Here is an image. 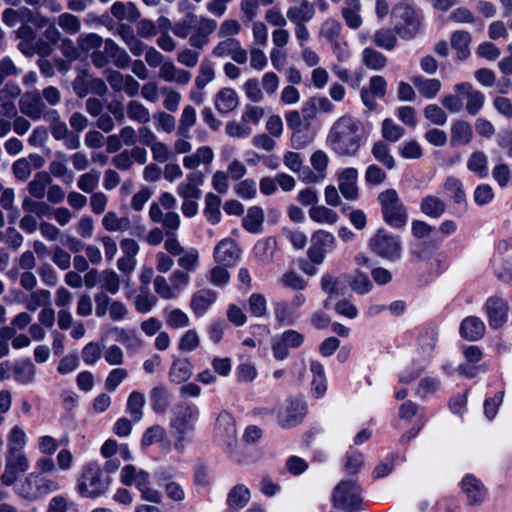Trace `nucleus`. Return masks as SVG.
<instances>
[{"label":"nucleus","mask_w":512,"mask_h":512,"mask_svg":"<svg viewBox=\"0 0 512 512\" xmlns=\"http://www.w3.org/2000/svg\"><path fill=\"white\" fill-rule=\"evenodd\" d=\"M314 140V133L309 129V124L293 131L291 145L294 149H303Z\"/></svg>","instance_id":"5fc2aeb1"},{"label":"nucleus","mask_w":512,"mask_h":512,"mask_svg":"<svg viewBox=\"0 0 512 512\" xmlns=\"http://www.w3.org/2000/svg\"><path fill=\"white\" fill-rule=\"evenodd\" d=\"M362 62L367 68L379 71L387 65V58L374 48L366 47L362 52Z\"/></svg>","instance_id":"37998d69"},{"label":"nucleus","mask_w":512,"mask_h":512,"mask_svg":"<svg viewBox=\"0 0 512 512\" xmlns=\"http://www.w3.org/2000/svg\"><path fill=\"white\" fill-rule=\"evenodd\" d=\"M22 209L27 213H34L38 217L48 216L52 207L43 201H35L30 197H25L22 202Z\"/></svg>","instance_id":"0e129e2a"},{"label":"nucleus","mask_w":512,"mask_h":512,"mask_svg":"<svg viewBox=\"0 0 512 512\" xmlns=\"http://www.w3.org/2000/svg\"><path fill=\"white\" fill-rule=\"evenodd\" d=\"M166 324L173 329L184 328L189 325V317L181 309L175 308L170 311L165 310Z\"/></svg>","instance_id":"69168bd1"},{"label":"nucleus","mask_w":512,"mask_h":512,"mask_svg":"<svg viewBox=\"0 0 512 512\" xmlns=\"http://www.w3.org/2000/svg\"><path fill=\"white\" fill-rule=\"evenodd\" d=\"M100 287L108 293L115 295L120 289V278L113 270H103L101 272Z\"/></svg>","instance_id":"13d9d810"},{"label":"nucleus","mask_w":512,"mask_h":512,"mask_svg":"<svg viewBox=\"0 0 512 512\" xmlns=\"http://www.w3.org/2000/svg\"><path fill=\"white\" fill-rule=\"evenodd\" d=\"M77 44L81 52L90 54L91 62L96 68H104L112 63L122 69L130 63L127 52L110 38L103 41L96 33L81 34Z\"/></svg>","instance_id":"f257e3e1"},{"label":"nucleus","mask_w":512,"mask_h":512,"mask_svg":"<svg viewBox=\"0 0 512 512\" xmlns=\"http://www.w3.org/2000/svg\"><path fill=\"white\" fill-rule=\"evenodd\" d=\"M362 123L350 116L337 119L327 135V145L339 156H355L362 145Z\"/></svg>","instance_id":"7ed1b4c3"},{"label":"nucleus","mask_w":512,"mask_h":512,"mask_svg":"<svg viewBox=\"0 0 512 512\" xmlns=\"http://www.w3.org/2000/svg\"><path fill=\"white\" fill-rule=\"evenodd\" d=\"M217 293L211 289H201L195 292L190 300V308L197 317L203 316L216 301Z\"/></svg>","instance_id":"412c9836"},{"label":"nucleus","mask_w":512,"mask_h":512,"mask_svg":"<svg viewBox=\"0 0 512 512\" xmlns=\"http://www.w3.org/2000/svg\"><path fill=\"white\" fill-rule=\"evenodd\" d=\"M421 211L432 218H440L446 211V203L437 196L428 195L422 198Z\"/></svg>","instance_id":"e433bc0d"},{"label":"nucleus","mask_w":512,"mask_h":512,"mask_svg":"<svg viewBox=\"0 0 512 512\" xmlns=\"http://www.w3.org/2000/svg\"><path fill=\"white\" fill-rule=\"evenodd\" d=\"M196 119L195 108L191 105H186L181 113L177 135L183 138H190V129L195 125Z\"/></svg>","instance_id":"ea45409f"},{"label":"nucleus","mask_w":512,"mask_h":512,"mask_svg":"<svg viewBox=\"0 0 512 512\" xmlns=\"http://www.w3.org/2000/svg\"><path fill=\"white\" fill-rule=\"evenodd\" d=\"M58 25L68 34H77L81 29L79 18L71 13L65 12L58 16Z\"/></svg>","instance_id":"338daca9"},{"label":"nucleus","mask_w":512,"mask_h":512,"mask_svg":"<svg viewBox=\"0 0 512 512\" xmlns=\"http://www.w3.org/2000/svg\"><path fill=\"white\" fill-rule=\"evenodd\" d=\"M27 435L23 428L15 425L7 434V449L5 452V465L0 481L5 486H12L30 467L25 453Z\"/></svg>","instance_id":"f03ea898"},{"label":"nucleus","mask_w":512,"mask_h":512,"mask_svg":"<svg viewBox=\"0 0 512 512\" xmlns=\"http://www.w3.org/2000/svg\"><path fill=\"white\" fill-rule=\"evenodd\" d=\"M395 30L402 39H413L419 32L422 11L416 8L412 0H402L392 9Z\"/></svg>","instance_id":"39448f33"},{"label":"nucleus","mask_w":512,"mask_h":512,"mask_svg":"<svg viewBox=\"0 0 512 512\" xmlns=\"http://www.w3.org/2000/svg\"><path fill=\"white\" fill-rule=\"evenodd\" d=\"M249 500V489L242 484H238L229 491L227 496V505L230 509L238 511L244 508Z\"/></svg>","instance_id":"72a5a7b5"},{"label":"nucleus","mask_w":512,"mask_h":512,"mask_svg":"<svg viewBox=\"0 0 512 512\" xmlns=\"http://www.w3.org/2000/svg\"><path fill=\"white\" fill-rule=\"evenodd\" d=\"M307 413V404L300 398H290L277 412V423L283 429L299 425Z\"/></svg>","instance_id":"9d476101"},{"label":"nucleus","mask_w":512,"mask_h":512,"mask_svg":"<svg viewBox=\"0 0 512 512\" xmlns=\"http://www.w3.org/2000/svg\"><path fill=\"white\" fill-rule=\"evenodd\" d=\"M484 309L489 326L492 329H498L507 322L509 309L504 299L498 296H491L486 300Z\"/></svg>","instance_id":"2eb2a0df"},{"label":"nucleus","mask_w":512,"mask_h":512,"mask_svg":"<svg viewBox=\"0 0 512 512\" xmlns=\"http://www.w3.org/2000/svg\"><path fill=\"white\" fill-rule=\"evenodd\" d=\"M467 168L480 178L486 177L488 175L486 155L481 151L472 153L467 161Z\"/></svg>","instance_id":"49530a36"},{"label":"nucleus","mask_w":512,"mask_h":512,"mask_svg":"<svg viewBox=\"0 0 512 512\" xmlns=\"http://www.w3.org/2000/svg\"><path fill=\"white\" fill-rule=\"evenodd\" d=\"M238 95L231 88H222L215 95V108L221 114H227L238 106Z\"/></svg>","instance_id":"a878e982"},{"label":"nucleus","mask_w":512,"mask_h":512,"mask_svg":"<svg viewBox=\"0 0 512 512\" xmlns=\"http://www.w3.org/2000/svg\"><path fill=\"white\" fill-rule=\"evenodd\" d=\"M221 199L213 193H207L205 196L204 215L209 223L216 225L221 220L220 212Z\"/></svg>","instance_id":"a19ab883"},{"label":"nucleus","mask_w":512,"mask_h":512,"mask_svg":"<svg viewBox=\"0 0 512 512\" xmlns=\"http://www.w3.org/2000/svg\"><path fill=\"white\" fill-rule=\"evenodd\" d=\"M398 153L403 159L411 160L421 158L423 150L416 140H409L398 146Z\"/></svg>","instance_id":"774afa93"},{"label":"nucleus","mask_w":512,"mask_h":512,"mask_svg":"<svg viewBox=\"0 0 512 512\" xmlns=\"http://www.w3.org/2000/svg\"><path fill=\"white\" fill-rule=\"evenodd\" d=\"M178 265L185 271H195L199 265V252L196 248L185 249L178 258Z\"/></svg>","instance_id":"864d4df0"},{"label":"nucleus","mask_w":512,"mask_h":512,"mask_svg":"<svg viewBox=\"0 0 512 512\" xmlns=\"http://www.w3.org/2000/svg\"><path fill=\"white\" fill-rule=\"evenodd\" d=\"M13 379L21 385L32 384L36 376V367L29 358L15 362L12 367Z\"/></svg>","instance_id":"b1692460"},{"label":"nucleus","mask_w":512,"mask_h":512,"mask_svg":"<svg viewBox=\"0 0 512 512\" xmlns=\"http://www.w3.org/2000/svg\"><path fill=\"white\" fill-rule=\"evenodd\" d=\"M287 18L294 24L309 22L315 15L314 4L308 0H303L298 6H291L287 10Z\"/></svg>","instance_id":"cd10ccee"},{"label":"nucleus","mask_w":512,"mask_h":512,"mask_svg":"<svg viewBox=\"0 0 512 512\" xmlns=\"http://www.w3.org/2000/svg\"><path fill=\"white\" fill-rule=\"evenodd\" d=\"M216 263L225 267L233 266L240 257V248L231 238L222 239L214 248Z\"/></svg>","instance_id":"a211bd4d"},{"label":"nucleus","mask_w":512,"mask_h":512,"mask_svg":"<svg viewBox=\"0 0 512 512\" xmlns=\"http://www.w3.org/2000/svg\"><path fill=\"white\" fill-rule=\"evenodd\" d=\"M127 115L129 119L141 124H146L151 119L149 110L142 103L135 100L128 103Z\"/></svg>","instance_id":"603ef678"},{"label":"nucleus","mask_w":512,"mask_h":512,"mask_svg":"<svg viewBox=\"0 0 512 512\" xmlns=\"http://www.w3.org/2000/svg\"><path fill=\"white\" fill-rule=\"evenodd\" d=\"M152 410L157 414H164L171 403V393L164 385L154 387L150 391Z\"/></svg>","instance_id":"c85d7f7f"},{"label":"nucleus","mask_w":512,"mask_h":512,"mask_svg":"<svg viewBox=\"0 0 512 512\" xmlns=\"http://www.w3.org/2000/svg\"><path fill=\"white\" fill-rule=\"evenodd\" d=\"M311 243L328 253L336 248V240L332 233L318 230L313 233Z\"/></svg>","instance_id":"3c124183"},{"label":"nucleus","mask_w":512,"mask_h":512,"mask_svg":"<svg viewBox=\"0 0 512 512\" xmlns=\"http://www.w3.org/2000/svg\"><path fill=\"white\" fill-rule=\"evenodd\" d=\"M304 335L296 330L289 329L273 338L271 349L273 357L283 361L289 356V349H297L304 343Z\"/></svg>","instance_id":"9b49d317"},{"label":"nucleus","mask_w":512,"mask_h":512,"mask_svg":"<svg viewBox=\"0 0 512 512\" xmlns=\"http://www.w3.org/2000/svg\"><path fill=\"white\" fill-rule=\"evenodd\" d=\"M52 178L45 171L37 172L28 183L27 190L29 194L36 199H43L46 194L47 187L51 184Z\"/></svg>","instance_id":"f704fd0d"},{"label":"nucleus","mask_w":512,"mask_h":512,"mask_svg":"<svg viewBox=\"0 0 512 512\" xmlns=\"http://www.w3.org/2000/svg\"><path fill=\"white\" fill-rule=\"evenodd\" d=\"M341 32L342 26L340 22L332 18L325 20L320 28V35L329 42L343 38Z\"/></svg>","instance_id":"6e6d98bb"},{"label":"nucleus","mask_w":512,"mask_h":512,"mask_svg":"<svg viewBox=\"0 0 512 512\" xmlns=\"http://www.w3.org/2000/svg\"><path fill=\"white\" fill-rule=\"evenodd\" d=\"M157 303V298L149 293L148 287H140V294L135 298V309L139 313H148Z\"/></svg>","instance_id":"8fccbe9b"},{"label":"nucleus","mask_w":512,"mask_h":512,"mask_svg":"<svg viewBox=\"0 0 512 512\" xmlns=\"http://www.w3.org/2000/svg\"><path fill=\"white\" fill-rule=\"evenodd\" d=\"M462 490L466 494L470 504L482 502L485 490L482 483L472 475H467L462 480Z\"/></svg>","instance_id":"c756f323"},{"label":"nucleus","mask_w":512,"mask_h":512,"mask_svg":"<svg viewBox=\"0 0 512 512\" xmlns=\"http://www.w3.org/2000/svg\"><path fill=\"white\" fill-rule=\"evenodd\" d=\"M358 171L356 168H345L339 175V190L344 198L356 200L358 198L357 188Z\"/></svg>","instance_id":"aec40b11"},{"label":"nucleus","mask_w":512,"mask_h":512,"mask_svg":"<svg viewBox=\"0 0 512 512\" xmlns=\"http://www.w3.org/2000/svg\"><path fill=\"white\" fill-rule=\"evenodd\" d=\"M110 483L111 478L104 475L100 464L89 462L82 469L78 491L83 497L97 498L108 490Z\"/></svg>","instance_id":"423d86ee"},{"label":"nucleus","mask_w":512,"mask_h":512,"mask_svg":"<svg viewBox=\"0 0 512 512\" xmlns=\"http://www.w3.org/2000/svg\"><path fill=\"white\" fill-rule=\"evenodd\" d=\"M276 249V240L273 237L258 240L255 244L253 251L254 255L260 261L269 262L274 255Z\"/></svg>","instance_id":"c03bdc74"},{"label":"nucleus","mask_w":512,"mask_h":512,"mask_svg":"<svg viewBox=\"0 0 512 512\" xmlns=\"http://www.w3.org/2000/svg\"><path fill=\"white\" fill-rule=\"evenodd\" d=\"M214 435L219 444L232 447L236 442V425L233 416L227 412L219 413L214 428Z\"/></svg>","instance_id":"4468645a"},{"label":"nucleus","mask_w":512,"mask_h":512,"mask_svg":"<svg viewBox=\"0 0 512 512\" xmlns=\"http://www.w3.org/2000/svg\"><path fill=\"white\" fill-rule=\"evenodd\" d=\"M166 437V430L160 425L149 427L143 434L141 446L147 448L155 443H159Z\"/></svg>","instance_id":"e2e57ef3"},{"label":"nucleus","mask_w":512,"mask_h":512,"mask_svg":"<svg viewBox=\"0 0 512 512\" xmlns=\"http://www.w3.org/2000/svg\"><path fill=\"white\" fill-rule=\"evenodd\" d=\"M51 304V293L45 289H39L30 294L26 300V308L34 312L39 307L47 308Z\"/></svg>","instance_id":"de8ad7c7"},{"label":"nucleus","mask_w":512,"mask_h":512,"mask_svg":"<svg viewBox=\"0 0 512 512\" xmlns=\"http://www.w3.org/2000/svg\"><path fill=\"white\" fill-rule=\"evenodd\" d=\"M443 189L446 197L452 203L453 214L458 217L463 216L467 211V199L462 181L454 176H449L443 184Z\"/></svg>","instance_id":"ddd939ff"},{"label":"nucleus","mask_w":512,"mask_h":512,"mask_svg":"<svg viewBox=\"0 0 512 512\" xmlns=\"http://www.w3.org/2000/svg\"><path fill=\"white\" fill-rule=\"evenodd\" d=\"M192 376V364L187 358H174L168 372L170 382L185 383Z\"/></svg>","instance_id":"5701e85b"},{"label":"nucleus","mask_w":512,"mask_h":512,"mask_svg":"<svg viewBox=\"0 0 512 512\" xmlns=\"http://www.w3.org/2000/svg\"><path fill=\"white\" fill-rule=\"evenodd\" d=\"M310 218L319 224H334L338 220V215L332 209H329L325 206H312L309 209Z\"/></svg>","instance_id":"a18cd8bd"},{"label":"nucleus","mask_w":512,"mask_h":512,"mask_svg":"<svg viewBox=\"0 0 512 512\" xmlns=\"http://www.w3.org/2000/svg\"><path fill=\"white\" fill-rule=\"evenodd\" d=\"M370 249L379 257L397 261L401 258L402 245L399 237L380 229L369 241Z\"/></svg>","instance_id":"6e6552de"},{"label":"nucleus","mask_w":512,"mask_h":512,"mask_svg":"<svg viewBox=\"0 0 512 512\" xmlns=\"http://www.w3.org/2000/svg\"><path fill=\"white\" fill-rule=\"evenodd\" d=\"M199 418L198 407L191 402H180L174 409V416L171 419V427L179 435L187 436L195 430V424Z\"/></svg>","instance_id":"1a4fd4ad"},{"label":"nucleus","mask_w":512,"mask_h":512,"mask_svg":"<svg viewBox=\"0 0 512 512\" xmlns=\"http://www.w3.org/2000/svg\"><path fill=\"white\" fill-rule=\"evenodd\" d=\"M397 34L395 29L381 28L374 32L371 40L377 47L391 51L397 44Z\"/></svg>","instance_id":"c9c22d12"},{"label":"nucleus","mask_w":512,"mask_h":512,"mask_svg":"<svg viewBox=\"0 0 512 512\" xmlns=\"http://www.w3.org/2000/svg\"><path fill=\"white\" fill-rule=\"evenodd\" d=\"M12 486L14 493L28 503L42 501L61 488L58 481L40 472H30Z\"/></svg>","instance_id":"20e7f679"},{"label":"nucleus","mask_w":512,"mask_h":512,"mask_svg":"<svg viewBox=\"0 0 512 512\" xmlns=\"http://www.w3.org/2000/svg\"><path fill=\"white\" fill-rule=\"evenodd\" d=\"M387 91V81L383 76L374 75L369 80L368 87H363L360 91V97L363 104L369 109L374 110L377 106L376 98H383Z\"/></svg>","instance_id":"f3484780"},{"label":"nucleus","mask_w":512,"mask_h":512,"mask_svg":"<svg viewBox=\"0 0 512 512\" xmlns=\"http://www.w3.org/2000/svg\"><path fill=\"white\" fill-rule=\"evenodd\" d=\"M471 41L472 36L468 31L458 30L452 33L451 47L456 51V57L459 61H464L470 56L469 46Z\"/></svg>","instance_id":"393cba45"},{"label":"nucleus","mask_w":512,"mask_h":512,"mask_svg":"<svg viewBox=\"0 0 512 512\" xmlns=\"http://www.w3.org/2000/svg\"><path fill=\"white\" fill-rule=\"evenodd\" d=\"M371 153L386 169L392 170L395 168L396 161L390 152L388 144L384 141L375 142L372 146Z\"/></svg>","instance_id":"58836bf2"},{"label":"nucleus","mask_w":512,"mask_h":512,"mask_svg":"<svg viewBox=\"0 0 512 512\" xmlns=\"http://www.w3.org/2000/svg\"><path fill=\"white\" fill-rule=\"evenodd\" d=\"M438 341V333L434 329L425 330L418 339L419 347L423 355L431 357Z\"/></svg>","instance_id":"4d7b16f0"},{"label":"nucleus","mask_w":512,"mask_h":512,"mask_svg":"<svg viewBox=\"0 0 512 512\" xmlns=\"http://www.w3.org/2000/svg\"><path fill=\"white\" fill-rule=\"evenodd\" d=\"M484 322L476 316L464 318L460 324V335L468 341H477L485 334Z\"/></svg>","instance_id":"4be33fe9"},{"label":"nucleus","mask_w":512,"mask_h":512,"mask_svg":"<svg viewBox=\"0 0 512 512\" xmlns=\"http://www.w3.org/2000/svg\"><path fill=\"white\" fill-rule=\"evenodd\" d=\"M411 81L419 94L426 99H433L441 90L442 83L436 78H425L423 76H414Z\"/></svg>","instance_id":"bb28decb"},{"label":"nucleus","mask_w":512,"mask_h":512,"mask_svg":"<svg viewBox=\"0 0 512 512\" xmlns=\"http://www.w3.org/2000/svg\"><path fill=\"white\" fill-rule=\"evenodd\" d=\"M99 180L100 171L92 169L79 177L77 186L85 193H92L98 187Z\"/></svg>","instance_id":"bf43d9fd"},{"label":"nucleus","mask_w":512,"mask_h":512,"mask_svg":"<svg viewBox=\"0 0 512 512\" xmlns=\"http://www.w3.org/2000/svg\"><path fill=\"white\" fill-rule=\"evenodd\" d=\"M454 91L466 99V111L468 114L475 116L483 108L485 104V95L480 90L474 89L471 83L461 82L454 86Z\"/></svg>","instance_id":"dca6fc26"},{"label":"nucleus","mask_w":512,"mask_h":512,"mask_svg":"<svg viewBox=\"0 0 512 512\" xmlns=\"http://www.w3.org/2000/svg\"><path fill=\"white\" fill-rule=\"evenodd\" d=\"M275 319L282 325H293L300 317L299 311L286 301L274 303Z\"/></svg>","instance_id":"2f4dec72"},{"label":"nucleus","mask_w":512,"mask_h":512,"mask_svg":"<svg viewBox=\"0 0 512 512\" xmlns=\"http://www.w3.org/2000/svg\"><path fill=\"white\" fill-rule=\"evenodd\" d=\"M383 220L393 228H402L408 220L405 205L395 189H387L378 195Z\"/></svg>","instance_id":"0eeeda50"},{"label":"nucleus","mask_w":512,"mask_h":512,"mask_svg":"<svg viewBox=\"0 0 512 512\" xmlns=\"http://www.w3.org/2000/svg\"><path fill=\"white\" fill-rule=\"evenodd\" d=\"M473 131L470 124L464 120H457L451 126V144L453 146L467 145L471 142Z\"/></svg>","instance_id":"7c9ffc66"},{"label":"nucleus","mask_w":512,"mask_h":512,"mask_svg":"<svg viewBox=\"0 0 512 512\" xmlns=\"http://www.w3.org/2000/svg\"><path fill=\"white\" fill-rule=\"evenodd\" d=\"M45 117L48 120L52 121V124L50 126L51 135L56 140H62L63 138H66L67 134L69 133V130L65 122L59 121V115L57 111L51 110L45 115Z\"/></svg>","instance_id":"680f3d73"},{"label":"nucleus","mask_w":512,"mask_h":512,"mask_svg":"<svg viewBox=\"0 0 512 512\" xmlns=\"http://www.w3.org/2000/svg\"><path fill=\"white\" fill-rule=\"evenodd\" d=\"M19 108L32 120H39L43 115L45 104L39 93H26L19 102Z\"/></svg>","instance_id":"6ab92c4d"},{"label":"nucleus","mask_w":512,"mask_h":512,"mask_svg":"<svg viewBox=\"0 0 512 512\" xmlns=\"http://www.w3.org/2000/svg\"><path fill=\"white\" fill-rule=\"evenodd\" d=\"M360 10V0H345V6L342 8V17L349 28L358 29L362 25Z\"/></svg>","instance_id":"473e14b6"},{"label":"nucleus","mask_w":512,"mask_h":512,"mask_svg":"<svg viewBox=\"0 0 512 512\" xmlns=\"http://www.w3.org/2000/svg\"><path fill=\"white\" fill-rule=\"evenodd\" d=\"M264 221L263 210L258 206L250 207L242 220L243 228L250 233H260Z\"/></svg>","instance_id":"4c0bfd02"},{"label":"nucleus","mask_w":512,"mask_h":512,"mask_svg":"<svg viewBox=\"0 0 512 512\" xmlns=\"http://www.w3.org/2000/svg\"><path fill=\"white\" fill-rule=\"evenodd\" d=\"M102 225L107 231H125L130 227L126 217L118 218L113 212H108L102 219Z\"/></svg>","instance_id":"052dcab7"},{"label":"nucleus","mask_w":512,"mask_h":512,"mask_svg":"<svg viewBox=\"0 0 512 512\" xmlns=\"http://www.w3.org/2000/svg\"><path fill=\"white\" fill-rule=\"evenodd\" d=\"M335 498L341 502L343 508L348 512H354L361 508L360 488L353 479L343 480L336 486Z\"/></svg>","instance_id":"f8f14e48"},{"label":"nucleus","mask_w":512,"mask_h":512,"mask_svg":"<svg viewBox=\"0 0 512 512\" xmlns=\"http://www.w3.org/2000/svg\"><path fill=\"white\" fill-rule=\"evenodd\" d=\"M381 134L386 141L395 143L405 135V129L392 119L386 118L382 122Z\"/></svg>","instance_id":"09e8293b"},{"label":"nucleus","mask_w":512,"mask_h":512,"mask_svg":"<svg viewBox=\"0 0 512 512\" xmlns=\"http://www.w3.org/2000/svg\"><path fill=\"white\" fill-rule=\"evenodd\" d=\"M145 396L139 391H132L127 399L126 411L134 422H139L143 416Z\"/></svg>","instance_id":"79ce46f5"}]
</instances>
